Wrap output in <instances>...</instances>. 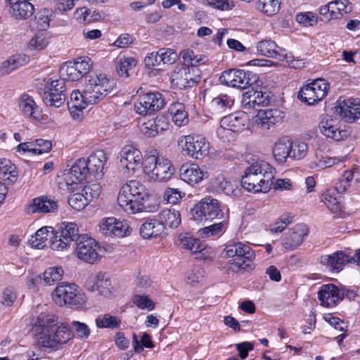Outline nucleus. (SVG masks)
Wrapping results in <instances>:
<instances>
[{"mask_svg":"<svg viewBox=\"0 0 360 360\" xmlns=\"http://www.w3.org/2000/svg\"><path fill=\"white\" fill-rule=\"evenodd\" d=\"M107 154L102 150H97L87 158H81L75 160L70 169L60 176L59 186L68 192H73L78 184L86 180L88 175L100 179L104 175V169L108 161Z\"/></svg>","mask_w":360,"mask_h":360,"instance_id":"obj_1","label":"nucleus"},{"mask_svg":"<svg viewBox=\"0 0 360 360\" xmlns=\"http://www.w3.org/2000/svg\"><path fill=\"white\" fill-rule=\"evenodd\" d=\"M32 325L33 334L44 348L57 350L73 337L68 324L59 323L53 314L41 312L32 319Z\"/></svg>","mask_w":360,"mask_h":360,"instance_id":"obj_2","label":"nucleus"},{"mask_svg":"<svg viewBox=\"0 0 360 360\" xmlns=\"http://www.w3.org/2000/svg\"><path fill=\"white\" fill-rule=\"evenodd\" d=\"M150 193L146 186L136 179L126 181L120 188L117 201L118 205L127 214L153 212L157 205H148Z\"/></svg>","mask_w":360,"mask_h":360,"instance_id":"obj_3","label":"nucleus"},{"mask_svg":"<svg viewBox=\"0 0 360 360\" xmlns=\"http://www.w3.org/2000/svg\"><path fill=\"white\" fill-rule=\"evenodd\" d=\"M275 168L264 160H256L248 167L241 178L244 189L254 193H267L273 184Z\"/></svg>","mask_w":360,"mask_h":360,"instance_id":"obj_4","label":"nucleus"},{"mask_svg":"<svg viewBox=\"0 0 360 360\" xmlns=\"http://www.w3.org/2000/svg\"><path fill=\"white\" fill-rule=\"evenodd\" d=\"M221 257L226 260V268L228 271L238 272L245 269L247 261L252 262L255 259V252L249 245L234 241L225 245Z\"/></svg>","mask_w":360,"mask_h":360,"instance_id":"obj_5","label":"nucleus"},{"mask_svg":"<svg viewBox=\"0 0 360 360\" xmlns=\"http://www.w3.org/2000/svg\"><path fill=\"white\" fill-rule=\"evenodd\" d=\"M115 87L113 79L103 73L91 74L85 80L86 98L90 105L96 104L103 100Z\"/></svg>","mask_w":360,"mask_h":360,"instance_id":"obj_6","label":"nucleus"},{"mask_svg":"<svg viewBox=\"0 0 360 360\" xmlns=\"http://www.w3.org/2000/svg\"><path fill=\"white\" fill-rule=\"evenodd\" d=\"M174 167L171 161L159 155L156 150L146 154L143 174L152 181L166 182L173 176Z\"/></svg>","mask_w":360,"mask_h":360,"instance_id":"obj_7","label":"nucleus"},{"mask_svg":"<svg viewBox=\"0 0 360 360\" xmlns=\"http://www.w3.org/2000/svg\"><path fill=\"white\" fill-rule=\"evenodd\" d=\"M252 128L248 114L244 111H237L221 118L216 133L220 139L229 141L234 138L235 133L245 129L252 131Z\"/></svg>","mask_w":360,"mask_h":360,"instance_id":"obj_8","label":"nucleus"},{"mask_svg":"<svg viewBox=\"0 0 360 360\" xmlns=\"http://www.w3.org/2000/svg\"><path fill=\"white\" fill-rule=\"evenodd\" d=\"M52 298L58 306L68 305L74 309H82L86 302L85 293L75 283H63L52 292Z\"/></svg>","mask_w":360,"mask_h":360,"instance_id":"obj_9","label":"nucleus"},{"mask_svg":"<svg viewBox=\"0 0 360 360\" xmlns=\"http://www.w3.org/2000/svg\"><path fill=\"white\" fill-rule=\"evenodd\" d=\"M120 168L124 174L131 176L140 172L144 173L146 154L131 145L124 146L118 155Z\"/></svg>","mask_w":360,"mask_h":360,"instance_id":"obj_10","label":"nucleus"},{"mask_svg":"<svg viewBox=\"0 0 360 360\" xmlns=\"http://www.w3.org/2000/svg\"><path fill=\"white\" fill-rule=\"evenodd\" d=\"M192 219L198 222L224 219L222 203L211 196H206L191 209Z\"/></svg>","mask_w":360,"mask_h":360,"instance_id":"obj_11","label":"nucleus"},{"mask_svg":"<svg viewBox=\"0 0 360 360\" xmlns=\"http://www.w3.org/2000/svg\"><path fill=\"white\" fill-rule=\"evenodd\" d=\"M177 143L183 155L192 159L202 160L210 153V143L201 134L181 136Z\"/></svg>","mask_w":360,"mask_h":360,"instance_id":"obj_12","label":"nucleus"},{"mask_svg":"<svg viewBox=\"0 0 360 360\" xmlns=\"http://www.w3.org/2000/svg\"><path fill=\"white\" fill-rule=\"evenodd\" d=\"M101 247L98 242L86 234L81 235L76 242L75 255L81 261L94 264L101 261Z\"/></svg>","mask_w":360,"mask_h":360,"instance_id":"obj_13","label":"nucleus"},{"mask_svg":"<svg viewBox=\"0 0 360 360\" xmlns=\"http://www.w3.org/2000/svg\"><path fill=\"white\" fill-rule=\"evenodd\" d=\"M329 84L323 79H314L304 84L300 90L299 98L307 105H314L328 94Z\"/></svg>","mask_w":360,"mask_h":360,"instance_id":"obj_14","label":"nucleus"},{"mask_svg":"<svg viewBox=\"0 0 360 360\" xmlns=\"http://www.w3.org/2000/svg\"><path fill=\"white\" fill-rule=\"evenodd\" d=\"M165 105L163 95L158 91H149L141 95L134 104L136 113L147 115L155 113Z\"/></svg>","mask_w":360,"mask_h":360,"instance_id":"obj_15","label":"nucleus"},{"mask_svg":"<svg viewBox=\"0 0 360 360\" xmlns=\"http://www.w3.org/2000/svg\"><path fill=\"white\" fill-rule=\"evenodd\" d=\"M86 288L105 298L113 295V288L110 276L105 272L98 271L91 274L85 281Z\"/></svg>","mask_w":360,"mask_h":360,"instance_id":"obj_16","label":"nucleus"},{"mask_svg":"<svg viewBox=\"0 0 360 360\" xmlns=\"http://www.w3.org/2000/svg\"><path fill=\"white\" fill-rule=\"evenodd\" d=\"M44 82V102L50 106L60 107L66 99L63 79L49 78Z\"/></svg>","mask_w":360,"mask_h":360,"instance_id":"obj_17","label":"nucleus"},{"mask_svg":"<svg viewBox=\"0 0 360 360\" xmlns=\"http://www.w3.org/2000/svg\"><path fill=\"white\" fill-rule=\"evenodd\" d=\"M100 232L106 236L122 238L130 235L131 229L126 220L115 217H105L98 224Z\"/></svg>","mask_w":360,"mask_h":360,"instance_id":"obj_18","label":"nucleus"},{"mask_svg":"<svg viewBox=\"0 0 360 360\" xmlns=\"http://www.w3.org/2000/svg\"><path fill=\"white\" fill-rule=\"evenodd\" d=\"M200 70L194 66H186L175 70L172 75V82L179 89L193 86L200 81Z\"/></svg>","mask_w":360,"mask_h":360,"instance_id":"obj_19","label":"nucleus"},{"mask_svg":"<svg viewBox=\"0 0 360 360\" xmlns=\"http://www.w3.org/2000/svg\"><path fill=\"white\" fill-rule=\"evenodd\" d=\"M285 112L278 108L259 110L252 120V123L259 128L269 130L283 122Z\"/></svg>","mask_w":360,"mask_h":360,"instance_id":"obj_20","label":"nucleus"},{"mask_svg":"<svg viewBox=\"0 0 360 360\" xmlns=\"http://www.w3.org/2000/svg\"><path fill=\"white\" fill-rule=\"evenodd\" d=\"M334 112L346 122H353L360 119V100L354 98H340L334 108Z\"/></svg>","mask_w":360,"mask_h":360,"instance_id":"obj_21","label":"nucleus"},{"mask_svg":"<svg viewBox=\"0 0 360 360\" xmlns=\"http://www.w3.org/2000/svg\"><path fill=\"white\" fill-rule=\"evenodd\" d=\"M345 295V289L334 284L322 285L318 291L321 304L327 308L336 307Z\"/></svg>","mask_w":360,"mask_h":360,"instance_id":"obj_22","label":"nucleus"},{"mask_svg":"<svg viewBox=\"0 0 360 360\" xmlns=\"http://www.w3.org/2000/svg\"><path fill=\"white\" fill-rule=\"evenodd\" d=\"M180 178L186 184L195 186L209 177V173L205 167L196 163H186L179 169Z\"/></svg>","mask_w":360,"mask_h":360,"instance_id":"obj_23","label":"nucleus"},{"mask_svg":"<svg viewBox=\"0 0 360 360\" xmlns=\"http://www.w3.org/2000/svg\"><path fill=\"white\" fill-rule=\"evenodd\" d=\"M251 73L243 70L230 69L219 77L221 84L233 88L245 89L251 84Z\"/></svg>","mask_w":360,"mask_h":360,"instance_id":"obj_24","label":"nucleus"},{"mask_svg":"<svg viewBox=\"0 0 360 360\" xmlns=\"http://www.w3.org/2000/svg\"><path fill=\"white\" fill-rule=\"evenodd\" d=\"M319 129L323 136L337 141L347 138L350 134L349 129H340L337 120L327 115L321 117L319 124Z\"/></svg>","mask_w":360,"mask_h":360,"instance_id":"obj_25","label":"nucleus"},{"mask_svg":"<svg viewBox=\"0 0 360 360\" xmlns=\"http://www.w3.org/2000/svg\"><path fill=\"white\" fill-rule=\"evenodd\" d=\"M352 10V4L349 0H335L321 6L319 13L326 19H339L343 15L350 13Z\"/></svg>","mask_w":360,"mask_h":360,"instance_id":"obj_26","label":"nucleus"},{"mask_svg":"<svg viewBox=\"0 0 360 360\" xmlns=\"http://www.w3.org/2000/svg\"><path fill=\"white\" fill-rule=\"evenodd\" d=\"M270 103L269 92L266 90L249 89L242 95L241 105L244 108L252 109L257 106H266Z\"/></svg>","mask_w":360,"mask_h":360,"instance_id":"obj_27","label":"nucleus"},{"mask_svg":"<svg viewBox=\"0 0 360 360\" xmlns=\"http://www.w3.org/2000/svg\"><path fill=\"white\" fill-rule=\"evenodd\" d=\"M257 53L264 57L283 61L286 50L279 46L274 41L265 39L258 41L255 46Z\"/></svg>","mask_w":360,"mask_h":360,"instance_id":"obj_28","label":"nucleus"},{"mask_svg":"<svg viewBox=\"0 0 360 360\" xmlns=\"http://www.w3.org/2000/svg\"><path fill=\"white\" fill-rule=\"evenodd\" d=\"M319 261L332 272H340L345 265L352 262V259L344 252L337 251L331 255H322Z\"/></svg>","mask_w":360,"mask_h":360,"instance_id":"obj_29","label":"nucleus"},{"mask_svg":"<svg viewBox=\"0 0 360 360\" xmlns=\"http://www.w3.org/2000/svg\"><path fill=\"white\" fill-rule=\"evenodd\" d=\"M308 227L306 224H298L294 226L286 235L283 246L285 249L295 250L300 246L308 235Z\"/></svg>","mask_w":360,"mask_h":360,"instance_id":"obj_30","label":"nucleus"},{"mask_svg":"<svg viewBox=\"0 0 360 360\" xmlns=\"http://www.w3.org/2000/svg\"><path fill=\"white\" fill-rule=\"evenodd\" d=\"M334 188L325 189L321 193V201L333 213L338 214L343 211V198Z\"/></svg>","mask_w":360,"mask_h":360,"instance_id":"obj_31","label":"nucleus"},{"mask_svg":"<svg viewBox=\"0 0 360 360\" xmlns=\"http://www.w3.org/2000/svg\"><path fill=\"white\" fill-rule=\"evenodd\" d=\"M9 12L15 19H27L34 12V7L30 0H6Z\"/></svg>","mask_w":360,"mask_h":360,"instance_id":"obj_32","label":"nucleus"},{"mask_svg":"<svg viewBox=\"0 0 360 360\" xmlns=\"http://www.w3.org/2000/svg\"><path fill=\"white\" fill-rule=\"evenodd\" d=\"M18 106L21 113L35 121H39L42 118V111L37 105L33 98L27 94L21 96L19 100Z\"/></svg>","mask_w":360,"mask_h":360,"instance_id":"obj_33","label":"nucleus"},{"mask_svg":"<svg viewBox=\"0 0 360 360\" xmlns=\"http://www.w3.org/2000/svg\"><path fill=\"white\" fill-rule=\"evenodd\" d=\"M169 124L162 117H156L143 122L140 125V131L146 137H154L167 130Z\"/></svg>","mask_w":360,"mask_h":360,"instance_id":"obj_34","label":"nucleus"},{"mask_svg":"<svg viewBox=\"0 0 360 360\" xmlns=\"http://www.w3.org/2000/svg\"><path fill=\"white\" fill-rule=\"evenodd\" d=\"M29 61L30 58L24 53H16L8 57L0 64V76L11 74L20 67L27 65Z\"/></svg>","mask_w":360,"mask_h":360,"instance_id":"obj_35","label":"nucleus"},{"mask_svg":"<svg viewBox=\"0 0 360 360\" xmlns=\"http://www.w3.org/2000/svg\"><path fill=\"white\" fill-rule=\"evenodd\" d=\"M139 232L144 239L156 238L165 232V226L159 220L150 219L141 225Z\"/></svg>","mask_w":360,"mask_h":360,"instance_id":"obj_36","label":"nucleus"},{"mask_svg":"<svg viewBox=\"0 0 360 360\" xmlns=\"http://www.w3.org/2000/svg\"><path fill=\"white\" fill-rule=\"evenodd\" d=\"M211 184L217 191L222 192L227 195H236L238 182L236 180L219 174L212 179Z\"/></svg>","mask_w":360,"mask_h":360,"instance_id":"obj_37","label":"nucleus"},{"mask_svg":"<svg viewBox=\"0 0 360 360\" xmlns=\"http://www.w3.org/2000/svg\"><path fill=\"white\" fill-rule=\"evenodd\" d=\"M273 157L278 164H283L290 158V139L287 136L279 138L272 148Z\"/></svg>","mask_w":360,"mask_h":360,"instance_id":"obj_38","label":"nucleus"},{"mask_svg":"<svg viewBox=\"0 0 360 360\" xmlns=\"http://www.w3.org/2000/svg\"><path fill=\"white\" fill-rule=\"evenodd\" d=\"M58 204L56 201L44 197L34 198L27 207L29 213H49L56 211Z\"/></svg>","mask_w":360,"mask_h":360,"instance_id":"obj_39","label":"nucleus"},{"mask_svg":"<svg viewBox=\"0 0 360 360\" xmlns=\"http://www.w3.org/2000/svg\"><path fill=\"white\" fill-rule=\"evenodd\" d=\"M54 229L52 226H43L38 229L29 239L30 245L37 249H44L47 245V240H51Z\"/></svg>","mask_w":360,"mask_h":360,"instance_id":"obj_40","label":"nucleus"},{"mask_svg":"<svg viewBox=\"0 0 360 360\" xmlns=\"http://www.w3.org/2000/svg\"><path fill=\"white\" fill-rule=\"evenodd\" d=\"M169 112L176 126L182 127L188 124V115L184 103L179 102L172 103L169 108Z\"/></svg>","mask_w":360,"mask_h":360,"instance_id":"obj_41","label":"nucleus"},{"mask_svg":"<svg viewBox=\"0 0 360 360\" xmlns=\"http://www.w3.org/2000/svg\"><path fill=\"white\" fill-rule=\"evenodd\" d=\"M59 234L60 237H63L64 240H67L70 243L75 240H78L79 237L81 236L79 234V228L76 223L71 221H63L58 224L56 230H54Z\"/></svg>","mask_w":360,"mask_h":360,"instance_id":"obj_42","label":"nucleus"},{"mask_svg":"<svg viewBox=\"0 0 360 360\" xmlns=\"http://www.w3.org/2000/svg\"><path fill=\"white\" fill-rule=\"evenodd\" d=\"M158 217L159 221L165 226V228L168 226L169 228L174 229L181 222L180 212L175 208L164 209L159 212Z\"/></svg>","mask_w":360,"mask_h":360,"instance_id":"obj_43","label":"nucleus"},{"mask_svg":"<svg viewBox=\"0 0 360 360\" xmlns=\"http://www.w3.org/2000/svg\"><path fill=\"white\" fill-rule=\"evenodd\" d=\"M18 172L16 166L8 159L0 160V178L4 181L14 183L17 181Z\"/></svg>","mask_w":360,"mask_h":360,"instance_id":"obj_44","label":"nucleus"},{"mask_svg":"<svg viewBox=\"0 0 360 360\" xmlns=\"http://www.w3.org/2000/svg\"><path fill=\"white\" fill-rule=\"evenodd\" d=\"M136 64L137 61L134 58L124 55H119L115 60L116 71L120 77L127 78L129 77V72L134 68Z\"/></svg>","mask_w":360,"mask_h":360,"instance_id":"obj_45","label":"nucleus"},{"mask_svg":"<svg viewBox=\"0 0 360 360\" xmlns=\"http://www.w3.org/2000/svg\"><path fill=\"white\" fill-rule=\"evenodd\" d=\"M227 228V222L222 220L199 229V235L202 238L217 237L224 233Z\"/></svg>","mask_w":360,"mask_h":360,"instance_id":"obj_46","label":"nucleus"},{"mask_svg":"<svg viewBox=\"0 0 360 360\" xmlns=\"http://www.w3.org/2000/svg\"><path fill=\"white\" fill-rule=\"evenodd\" d=\"M290 158L293 160L303 159L308 153V145L300 139H290Z\"/></svg>","mask_w":360,"mask_h":360,"instance_id":"obj_47","label":"nucleus"},{"mask_svg":"<svg viewBox=\"0 0 360 360\" xmlns=\"http://www.w3.org/2000/svg\"><path fill=\"white\" fill-rule=\"evenodd\" d=\"M54 16L51 8L41 9L34 17L35 28L39 30H46L49 27L50 22Z\"/></svg>","mask_w":360,"mask_h":360,"instance_id":"obj_48","label":"nucleus"},{"mask_svg":"<svg viewBox=\"0 0 360 360\" xmlns=\"http://www.w3.org/2000/svg\"><path fill=\"white\" fill-rule=\"evenodd\" d=\"M256 8L266 16H273L279 11L280 3L278 0H257Z\"/></svg>","mask_w":360,"mask_h":360,"instance_id":"obj_49","label":"nucleus"},{"mask_svg":"<svg viewBox=\"0 0 360 360\" xmlns=\"http://www.w3.org/2000/svg\"><path fill=\"white\" fill-rule=\"evenodd\" d=\"M96 325L98 328H118L121 324V319L110 314H101L96 319Z\"/></svg>","mask_w":360,"mask_h":360,"instance_id":"obj_50","label":"nucleus"},{"mask_svg":"<svg viewBox=\"0 0 360 360\" xmlns=\"http://www.w3.org/2000/svg\"><path fill=\"white\" fill-rule=\"evenodd\" d=\"M50 43V36L45 32L35 34L29 41L27 47L30 50L42 51Z\"/></svg>","mask_w":360,"mask_h":360,"instance_id":"obj_51","label":"nucleus"},{"mask_svg":"<svg viewBox=\"0 0 360 360\" xmlns=\"http://www.w3.org/2000/svg\"><path fill=\"white\" fill-rule=\"evenodd\" d=\"M179 243L181 246L186 249L193 254H197L203 248V243L188 234L181 235L179 236Z\"/></svg>","mask_w":360,"mask_h":360,"instance_id":"obj_52","label":"nucleus"},{"mask_svg":"<svg viewBox=\"0 0 360 360\" xmlns=\"http://www.w3.org/2000/svg\"><path fill=\"white\" fill-rule=\"evenodd\" d=\"M182 59L188 66H194L201 64H205L208 61V58L202 54H195L192 50L186 49L181 53Z\"/></svg>","mask_w":360,"mask_h":360,"instance_id":"obj_53","label":"nucleus"},{"mask_svg":"<svg viewBox=\"0 0 360 360\" xmlns=\"http://www.w3.org/2000/svg\"><path fill=\"white\" fill-rule=\"evenodd\" d=\"M356 168L353 167L343 172L339 178L334 188L338 190L340 193H345L350 188L352 181L354 176V172Z\"/></svg>","mask_w":360,"mask_h":360,"instance_id":"obj_54","label":"nucleus"},{"mask_svg":"<svg viewBox=\"0 0 360 360\" xmlns=\"http://www.w3.org/2000/svg\"><path fill=\"white\" fill-rule=\"evenodd\" d=\"M348 160L347 155L338 157H322L316 163L315 167L311 166L313 169H323L336 165L339 163H344Z\"/></svg>","mask_w":360,"mask_h":360,"instance_id":"obj_55","label":"nucleus"},{"mask_svg":"<svg viewBox=\"0 0 360 360\" xmlns=\"http://www.w3.org/2000/svg\"><path fill=\"white\" fill-rule=\"evenodd\" d=\"M233 103V99L227 94H219L214 98L211 102L212 108L218 112H223L230 108Z\"/></svg>","mask_w":360,"mask_h":360,"instance_id":"obj_56","label":"nucleus"},{"mask_svg":"<svg viewBox=\"0 0 360 360\" xmlns=\"http://www.w3.org/2000/svg\"><path fill=\"white\" fill-rule=\"evenodd\" d=\"M63 269L60 266L48 268L43 273V280L49 285H53L62 278Z\"/></svg>","mask_w":360,"mask_h":360,"instance_id":"obj_57","label":"nucleus"},{"mask_svg":"<svg viewBox=\"0 0 360 360\" xmlns=\"http://www.w3.org/2000/svg\"><path fill=\"white\" fill-rule=\"evenodd\" d=\"M60 75L65 79L69 81H77L82 77L75 67L74 63L71 61H68L61 66Z\"/></svg>","mask_w":360,"mask_h":360,"instance_id":"obj_58","label":"nucleus"},{"mask_svg":"<svg viewBox=\"0 0 360 360\" xmlns=\"http://www.w3.org/2000/svg\"><path fill=\"white\" fill-rule=\"evenodd\" d=\"M185 196V193L178 188H167L162 195L163 201L167 204L176 205Z\"/></svg>","mask_w":360,"mask_h":360,"instance_id":"obj_59","label":"nucleus"},{"mask_svg":"<svg viewBox=\"0 0 360 360\" xmlns=\"http://www.w3.org/2000/svg\"><path fill=\"white\" fill-rule=\"evenodd\" d=\"M70 245L71 243L67 240H64L63 237H60L56 231L52 234L49 241V246L51 249L58 252L68 251L70 248Z\"/></svg>","mask_w":360,"mask_h":360,"instance_id":"obj_60","label":"nucleus"},{"mask_svg":"<svg viewBox=\"0 0 360 360\" xmlns=\"http://www.w3.org/2000/svg\"><path fill=\"white\" fill-rule=\"evenodd\" d=\"M133 303L140 309L153 311L155 307V302L146 294H137L132 298Z\"/></svg>","mask_w":360,"mask_h":360,"instance_id":"obj_61","label":"nucleus"},{"mask_svg":"<svg viewBox=\"0 0 360 360\" xmlns=\"http://www.w3.org/2000/svg\"><path fill=\"white\" fill-rule=\"evenodd\" d=\"M101 188L102 187L99 184H88L83 188L82 192L89 204L98 198Z\"/></svg>","mask_w":360,"mask_h":360,"instance_id":"obj_62","label":"nucleus"},{"mask_svg":"<svg viewBox=\"0 0 360 360\" xmlns=\"http://www.w3.org/2000/svg\"><path fill=\"white\" fill-rule=\"evenodd\" d=\"M71 62L74 63L75 67L77 68L82 77L90 71L93 65L91 59L88 56H81Z\"/></svg>","mask_w":360,"mask_h":360,"instance_id":"obj_63","label":"nucleus"},{"mask_svg":"<svg viewBox=\"0 0 360 360\" xmlns=\"http://www.w3.org/2000/svg\"><path fill=\"white\" fill-rule=\"evenodd\" d=\"M68 203L74 210L77 211L83 210L89 205L82 192L71 195L68 198Z\"/></svg>","mask_w":360,"mask_h":360,"instance_id":"obj_64","label":"nucleus"}]
</instances>
